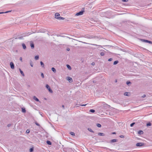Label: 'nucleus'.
Masks as SVG:
<instances>
[{
	"instance_id": "obj_22",
	"label": "nucleus",
	"mask_w": 152,
	"mask_h": 152,
	"mask_svg": "<svg viewBox=\"0 0 152 152\" xmlns=\"http://www.w3.org/2000/svg\"><path fill=\"white\" fill-rule=\"evenodd\" d=\"M31 46L32 48H34V44L32 43L31 44Z\"/></svg>"
},
{
	"instance_id": "obj_23",
	"label": "nucleus",
	"mask_w": 152,
	"mask_h": 152,
	"mask_svg": "<svg viewBox=\"0 0 152 152\" xmlns=\"http://www.w3.org/2000/svg\"><path fill=\"white\" fill-rule=\"evenodd\" d=\"M151 125V124L150 123H149L147 124V126H150Z\"/></svg>"
},
{
	"instance_id": "obj_31",
	"label": "nucleus",
	"mask_w": 152,
	"mask_h": 152,
	"mask_svg": "<svg viewBox=\"0 0 152 152\" xmlns=\"http://www.w3.org/2000/svg\"><path fill=\"white\" fill-rule=\"evenodd\" d=\"M135 124V123H132V124H130V126L131 127H132L133 126V125Z\"/></svg>"
},
{
	"instance_id": "obj_46",
	"label": "nucleus",
	"mask_w": 152,
	"mask_h": 152,
	"mask_svg": "<svg viewBox=\"0 0 152 152\" xmlns=\"http://www.w3.org/2000/svg\"><path fill=\"white\" fill-rule=\"evenodd\" d=\"M62 107H63V108H64V105H63Z\"/></svg>"
},
{
	"instance_id": "obj_14",
	"label": "nucleus",
	"mask_w": 152,
	"mask_h": 152,
	"mask_svg": "<svg viewBox=\"0 0 152 152\" xmlns=\"http://www.w3.org/2000/svg\"><path fill=\"white\" fill-rule=\"evenodd\" d=\"M117 141L116 139H113L111 141V142H116Z\"/></svg>"
},
{
	"instance_id": "obj_44",
	"label": "nucleus",
	"mask_w": 152,
	"mask_h": 152,
	"mask_svg": "<svg viewBox=\"0 0 152 152\" xmlns=\"http://www.w3.org/2000/svg\"><path fill=\"white\" fill-rule=\"evenodd\" d=\"M120 137H121L122 138V137H124V136H122V135H121V136H120Z\"/></svg>"
},
{
	"instance_id": "obj_17",
	"label": "nucleus",
	"mask_w": 152,
	"mask_h": 152,
	"mask_svg": "<svg viewBox=\"0 0 152 152\" xmlns=\"http://www.w3.org/2000/svg\"><path fill=\"white\" fill-rule=\"evenodd\" d=\"M89 111L91 113H94L95 111V110L93 109H91Z\"/></svg>"
},
{
	"instance_id": "obj_33",
	"label": "nucleus",
	"mask_w": 152,
	"mask_h": 152,
	"mask_svg": "<svg viewBox=\"0 0 152 152\" xmlns=\"http://www.w3.org/2000/svg\"><path fill=\"white\" fill-rule=\"evenodd\" d=\"M122 1L123 2H127L128 1V0H122Z\"/></svg>"
},
{
	"instance_id": "obj_45",
	"label": "nucleus",
	"mask_w": 152,
	"mask_h": 152,
	"mask_svg": "<svg viewBox=\"0 0 152 152\" xmlns=\"http://www.w3.org/2000/svg\"><path fill=\"white\" fill-rule=\"evenodd\" d=\"M10 125H11L10 124H9L8 125V126H10Z\"/></svg>"
},
{
	"instance_id": "obj_37",
	"label": "nucleus",
	"mask_w": 152,
	"mask_h": 152,
	"mask_svg": "<svg viewBox=\"0 0 152 152\" xmlns=\"http://www.w3.org/2000/svg\"><path fill=\"white\" fill-rule=\"evenodd\" d=\"M86 105V104H82V105H80L81 106H85Z\"/></svg>"
},
{
	"instance_id": "obj_29",
	"label": "nucleus",
	"mask_w": 152,
	"mask_h": 152,
	"mask_svg": "<svg viewBox=\"0 0 152 152\" xmlns=\"http://www.w3.org/2000/svg\"><path fill=\"white\" fill-rule=\"evenodd\" d=\"M41 75L43 78L44 77V75L43 73H42L41 74Z\"/></svg>"
},
{
	"instance_id": "obj_2",
	"label": "nucleus",
	"mask_w": 152,
	"mask_h": 152,
	"mask_svg": "<svg viewBox=\"0 0 152 152\" xmlns=\"http://www.w3.org/2000/svg\"><path fill=\"white\" fill-rule=\"evenodd\" d=\"M83 10H84V9H83ZM83 12H84V10H83V11L82 10L78 13H77L76 14V15L78 16V15H82L83 14Z\"/></svg>"
},
{
	"instance_id": "obj_18",
	"label": "nucleus",
	"mask_w": 152,
	"mask_h": 152,
	"mask_svg": "<svg viewBox=\"0 0 152 152\" xmlns=\"http://www.w3.org/2000/svg\"><path fill=\"white\" fill-rule=\"evenodd\" d=\"M39 56H36L35 57V59L36 60H37L39 59Z\"/></svg>"
},
{
	"instance_id": "obj_24",
	"label": "nucleus",
	"mask_w": 152,
	"mask_h": 152,
	"mask_svg": "<svg viewBox=\"0 0 152 152\" xmlns=\"http://www.w3.org/2000/svg\"><path fill=\"white\" fill-rule=\"evenodd\" d=\"M104 53L103 52H102L100 53V55L102 56H103L104 55Z\"/></svg>"
},
{
	"instance_id": "obj_38",
	"label": "nucleus",
	"mask_w": 152,
	"mask_h": 152,
	"mask_svg": "<svg viewBox=\"0 0 152 152\" xmlns=\"http://www.w3.org/2000/svg\"><path fill=\"white\" fill-rule=\"evenodd\" d=\"M20 60L22 61V57H20Z\"/></svg>"
},
{
	"instance_id": "obj_10",
	"label": "nucleus",
	"mask_w": 152,
	"mask_h": 152,
	"mask_svg": "<svg viewBox=\"0 0 152 152\" xmlns=\"http://www.w3.org/2000/svg\"><path fill=\"white\" fill-rule=\"evenodd\" d=\"M143 132L142 130H140L138 132V134H140L143 133Z\"/></svg>"
},
{
	"instance_id": "obj_16",
	"label": "nucleus",
	"mask_w": 152,
	"mask_h": 152,
	"mask_svg": "<svg viewBox=\"0 0 152 152\" xmlns=\"http://www.w3.org/2000/svg\"><path fill=\"white\" fill-rule=\"evenodd\" d=\"M51 69L52 70V71H53L54 72H56V70L54 68H52Z\"/></svg>"
},
{
	"instance_id": "obj_27",
	"label": "nucleus",
	"mask_w": 152,
	"mask_h": 152,
	"mask_svg": "<svg viewBox=\"0 0 152 152\" xmlns=\"http://www.w3.org/2000/svg\"><path fill=\"white\" fill-rule=\"evenodd\" d=\"M128 93L127 92H125L124 94V95L125 96H128Z\"/></svg>"
},
{
	"instance_id": "obj_9",
	"label": "nucleus",
	"mask_w": 152,
	"mask_h": 152,
	"mask_svg": "<svg viewBox=\"0 0 152 152\" xmlns=\"http://www.w3.org/2000/svg\"><path fill=\"white\" fill-rule=\"evenodd\" d=\"M22 45V47H23V48L24 49H26V46L24 44H23Z\"/></svg>"
},
{
	"instance_id": "obj_13",
	"label": "nucleus",
	"mask_w": 152,
	"mask_h": 152,
	"mask_svg": "<svg viewBox=\"0 0 152 152\" xmlns=\"http://www.w3.org/2000/svg\"><path fill=\"white\" fill-rule=\"evenodd\" d=\"M47 143L49 145H51V142L49 141H47Z\"/></svg>"
},
{
	"instance_id": "obj_49",
	"label": "nucleus",
	"mask_w": 152,
	"mask_h": 152,
	"mask_svg": "<svg viewBox=\"0 0 152 152\" xmlns=\"http://www.w3.org/2000/svg\"><path fill=\"white\" fill-rule=\"evenodd\" d=\"M90 131L91 132V130H90Z\"/></svg>"
},
{
	"instance_id": "obj_21",
	"label": "nucleus",
	"mask_w": 152,
	"mask_h": 152,
	"mask_svg": "<svg viewBox=\"0 0 152 152\" xmlns=\"http://www.w3.org/2000/svg\"><path fill=\"white\" fill-rule=\"evenodd\" d=\"M96 126L98 127H100L101 126V125L100 124H97Z\"/></svg>"
},
{
	"instance_id": "obj_32",
	"label": "nucleus",
	"mask_w": 152,
	"mask_h": 152,
	"mask_svg": "<svg viewBox=\"0 0 152 152\" xmlns=\"http://www.w3.org/2000/svg\"><path fill=\"white\" fill-rule=\"evenodd\" d=\"M130 83H130V82H129V81H127V82H126V84H127L128 85H129V84H130Z\"/></svg>"
},
{
	"instance_id": "obj_6",
	"label": "nucleus",
	"mask_w": 152,
	"mask_h": 152,
	"mask_svg": "<svg viewBox=\"0 0 152 152\" xmlns=\"http://www.w3.org/2000/svg\"><path fill=\"white\" fill-rule=\"evenodd\" d=\"M68 80L70 82H72V78L69 77H68Z\"/></svg>"
},
{
	"instance_id": "obj_1",
	"label": "nucleus",
	"mask_w": 152,
	"mask_h": 152,
	"mask_svg": "<svg viewBox=\"0 0 152 152\" xmlns=\"http://www.w3.org/2000/svg\"><path fill=\"white\" fill-rule=\"evenodd\" d=\"M46 87L47 88L49 92L51 93H52L53 91L51 89L50 86L48 84H47L46 86Z\"/></svg>"
},
{
	"instance_id": "obj_28",
	"label": "nucleus",
	"mask_w": 152,
	"mask_h": 152,
	"mask_svg": "<svg viewBox=\"0 0 152 152\" xmlns=\"http://www.w3.org/2000/svg\"><path fill=\"white\" fill-rule=\"evenodd\" d=\"M57 19H62V20H64V18H62V17H59V18H57Z\"/></svg>"
},
{
	"instance_id": "obj_8",
	"label": "nucleus",
	"mask_w": 152,
	"mask_h": 152,
	"mask_svg": "<svg viewBox=\"0 0 152 152\" xmlns=\"http://www.w3.org/2000/svg\"><path fill=\"white\" fill-rule=\"evenodd\" d=\"M98 134L99 135L102 136H104V134L103 133H101V132L99 133Z\"/></svg>"
},
{
	"instance_id": "obj_3",
	"label": "nucleus",
	"mask_w": 152,
	"mask_h": 152,
	"mask_svg": "<svg viewBox=\"0 0 152 152\" xmlns=\"http://www.w3.org/2000/svg\"><path fill=\"white\" fill-rule=\"evenodd\" d=\"M143 144H144L142 143L139 142L137 143L136 144V145L137 147L141 146H142L143 145Z\"/></svg>"
},
{
	"instance_id": "obj_5",
	"label": "nucleus",
	"mask_w": 152,
	"mask_h": 152,
	"mask_svg": "<svg viewBox=\"0 0 152 152\" xmlns=\"http://www.w3.org/2000/svg\"><path fill=\"white\" fill-rule=\"evenodd\" d=\"M60 16V14L58 13H56L55 14V17L56 18H58V17Z\"/></svg>"
},
{
	"instance_id": "obj_20",
	"label": "nucleus",
	"mask_w": 152,
	"mask_h": 152,
	"mask_svg": "<svg viewBox=\"0 0 152 152\" xmlns=\"http://www.w3.org/2000/svg\"><path fill=\"white\" fill-rule=\"evenodd\" d=\"M40 64H41V66H42V67H44V64L42 61L40 62Z\"/></svg>"
},
{
	"instance_id": "obj_35",
	"label": "nucleus",
	"mask_w": 152,
	"mask_h": 152,
	"mask_svg": "<svg viewBox=\"0 0 152 152\" xmlns=\"http://www.w3.org/2000/svg\"><path fill=\"white\" fill-rule=\"evenodd\" d=\"M12 11V10H10V11H7V12H5V13H8L9 12H10Z\"/></svg>"
},
{
	"instance_id": "obj_4",
	"label": "nucleus",
	"mask_w": 152,
	"mask_h": 152,
	"mask_svg": "<svg viewBox=\"0 0 152 152\" xmlns=\"http://www.w3.org/2000/svg\"><path fill=\"white\" fill-rule=\"evenodd\" d=\"M10 65L12 69H14V65L13 63L12 62H10Z\"/></svg>"
},
{
	"instance_id": "obj_12",
	"label": "nucleus",
	"mask_w": 152,
	"mask_h": 152,
	"mask_svg": "<svg viewBox=\"0 0 152 152\" xmlns=\"http://www.w3.org/2000/svg\"><path fill=\"white\" fill-rule=\"evenodd\" d=\"M34 99L36 101H37V102L39 101V99L37 98L36 96H34Z\"/></svg>"
},
{
	"instance_id": "obj_25",
	"label": "nucleus",
	"mask_w": 152,
	"mask_h": 152,
	"mask_svg": "<svg viewBox=\"0 0 152 152\" xmlns=\"http://www.w3.org/2000/svg\"><path fill=\"white\" fill-rule=\"evenodd\" d=\"M33 151V149L32 148H30V151L32 152Z\"/></svg>"
},
{
	"instance_id": "obj_15",
	"label": "nucleus",
	"mask_w": 152,
	"mask_h": 152,
	"mask_svg": "<svg viewBox=\"0 0 152 152\" xmlns=\"http://www.w3.org/2000/svg\"><path fill=\"white\" fill-rule=\"evenodd\" d=\"M66 66H67V67L70 70L71 69V66L69 65H68V64H67L66 65Z\"/></svg>"
},
{
	"instance_id": "obj_40",
	"label": "nucleus",
	"mask_w": 152,
	"mask_h": 152,
	"mask_svg": "<svg viewBox=\"0 0 152 152\" xmlns=\"http://www.w3.org/2000/svg\"><path fill=\"white\" fill-rule=\"evenodd\" d=\"M112 134H116V133L115 132H112Z\"/></svg>"
},
{
	"instance_id": "obj_42",
	"label": "nucleus",
	"mask_w": 152,
	"mask_h": 152,
	"mask_svg": "<svg viewBox=\"0 0 152 152\" xmlns=\"http://www.w3.org/2000/svg\"><path fill=\"white\" fill-rule=\"evenodd\" d=\"M69 50H70V49H69V48H68L67 49V51H69Z\"/></svg>"
},
{
	"instance_id": "obj_50",
	"label": "nucleus",
	"mask_w": 152,
	"mask_h": 152,
	"mask_svg": "<svg viewBox=\"0 0 152 152\" xmlns=\"http://www.w3.org/2000/svg\"><path fill=\"white\" fill-rule=\"evenodd\" d=\"M90 131L91 132V130H90Z\"/></svg>"
},
{
	"instance_id": "obj_43",
	"label": "nucleus",
	"mask_w": 152,
	"mask_h": 152,
	"mask_svg": "<svg viewBox=\"0 0 152 152\" xmlns=\"http://www.w3.org/2000/svg\"><path fill=\"white\" fill-rule=\"evenodd\" d=\"M94 64H95L93 62V63H92V65H94Z\"/></svg>"
},
{
	"instance_id": "obj_19",
	"label": "nucleus",
	"mask_w": 152,
	"mask_h": 152,
	"mask_svg": "<svg viewBox=\"0 0 152 152\" xmlns=\"http://www.w3.org/2000/svg\"><path fill=\"white\" fill-rule=\"evenodd\" d=\"M118 63V61H115L113 63V64L114 65H115L117 64Z\"/></svg>"
},
{
	"instance_id": "obj_48",
	"label": "nucleus",
	"mask_w": 152,
	"mask_h": 152,
	"mask_svg": "<svg viewBox=\"0 0 152 152\" xmlns=\"http://www.w3.org/2000/svg\"><path fill=\"white\" fill-rule=\"evenodd\" d=\"M115 82H117V80H115Z\"/></svg>"
},
{
	"instance_id": "obj_26",
	"label": "nucleus",
	"mask_w": 152,
	"mask_h": 152,
	"mask_svg": "<svg viewBox=\"0 0 152 152\" xmlns=\"http://www.w3.org/2000/svg\"><path fill=\"white\" fill-rule=\"evenodd\" d=\"M22 112H23V113H25L26 112L25 109H22Z\"/></svg>"
},
{
	"instance_id": "obj_34",
	"label": "nucleus",
	"mask_w": 152,
	"mask_h": 152,
	"mask_svg": "<svg viewBox=\"0 0 152 152\" xmlns=\"http://www.w3.org/2000/svg\"><path fill=\"white\" fill-rule=\"evenodd\" d=\"M112 60V58H110L108 60V61H111Z\"/></svg>"
},
{
	"instance_id": "obj_7",
	"label": "nucleus",
	"mask_w": 152,
	"mask_h": 152,
	"mask_svg": "<svg viewBox=\"0 0 152 152\" xmlns=\"http://www.w3.org/2000/svg\"><path fill=\"white\" fill-rule=\"evenodd\" d=\"M143 41L146 42H148L149 43H151V41H149L148 40H143Z\"/></svg>"
},
{
	"instance_id": "obj_11",
	"label": "nucleus",
	"mask_w": 152,
	"mask_h": 152,
	"mask_svg": "<svg viewBox=\"0 0 152 152\" xmlns=\"http://www.w3.org/2000/svg\"><path fill=\"white\" fill-rule=\"evenodd\" d=\"M20 72L21 74H22V75L23 76H24V73H23V72L20 69Z\"/></svg>"
},
{
	"instance_id": "obj_41",
	"label": "nucleus",
	"mask_w": 152,
	"mask_h": 152,
	"mask_svg": "<svg viewBox=\"0 0 152 152\" xmlns=\"http://www.w3.org/2000/svg\"><path fill=\"white\" fill-rule=\"evenodd\" d=\"M146 96V95H144L143 96H142V97H145Z\"/></svg>"
},
{
	"instance_id": "obj_30",
	"label": "nucleus",
	"mask_w": 152,
	"mask_h": 152,
	"mask_svg": "<svg viewBox=\"0 0 152 152\" xmlns=\"http://www.w3.org/2000/svg\"><path fill=\"white\" fill-rule=\"evenodd\" d=\"M70 134L72 135H75V133L73 132H71L70 133Z\"/></svg>"
},
{
	"instance_id": "obj_36",
	"label": "nucleus",
	"mask_w": 152,
	"mask_h": 152,
	"mask_svg": "<svg viewBox=\"0 0 152 152\" xmlns=\"http://www.w3.org/2000/svg\"><path fill=\"white\" fill-rule=\"evenodd\" d=\"M30 65L31 66V67H32L33 66V64H32V63H30Z\"/></svg>"
},
{
	"instance_id": "obj_39",
	"label": "nucleus",
	"mask_w": 152,
	"mask_h": 152,
	"mask_svg": "<svg viewBox=\"0 0 152 152\" xmlns=\"http://www.w3.org/2000/svg\"><path fill=\"white\" fill-rule=\"evenodd\" d=\"M26 132L28 133L29 132V131L27 130L26 131Z\"/></svg>"
},
{
	"instance_id": "obj_47",
	"label": "nucleus",
	"mask_w": 152,
	"mask_h": 152,
	"mask_svg": "<svg viewBox=\"0 0 152 152\" xmlns=\"http://www.w3.org/2000/svg\"><path fill=\"white\" fill-rule=\"evenodd\" d=\"M37 124V125H38V124Z\"/></svg>"
}]
</instances>
